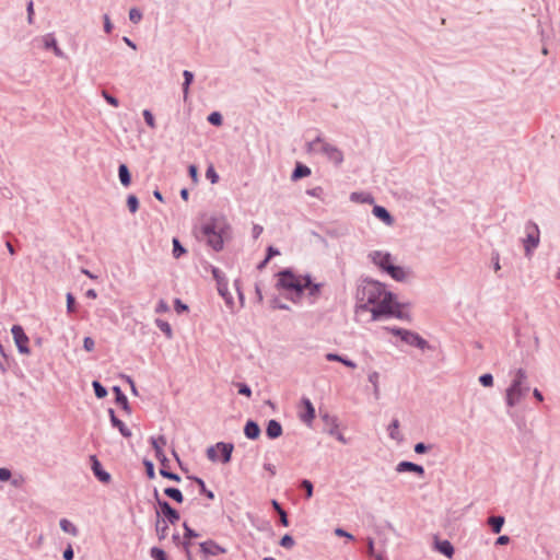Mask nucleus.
Returning a JSON list of instances; mask_svg holds the SVG:
<instances>
[{"mask_svg": "<svg viewBox=\"0 0 560 560\" xmlns=\"http://www.w3.org/2000/svg\"><path fill=\"white\" fill-rule=\"evenodd\" d=\"M230 224L225 218H212L201 228L202 236L206 238L207 244L219 252L223 248L224 237L230 231Z\"/></svg>", "mask_w": 560, "mask_h": 560, "instance_id": "f257e3e1", "label": "nucleus"}, {"mask_svg": "<svg viewBox=\"0 0 560 560\" xmlns=\"http://www.w3.org/2000/svg\"><path fill=\"white\" fill-rule=\"evenodd\" d=\"M389 293L385 285L372 279H364L357 290V299L362 303L359 308L368 311V305H378L385 295Z\"/></svg>", "mask_w": 560, "mask_h": 560, "instance_id": "f03ea898", "label": "nucleus"}, {"mask_svg": "<svg viewBox=\"0 0 560 560\" xmlns=\"http://www.w3.org/2000/svg\"><path fill=\"white\" fill-rule=\"evenodd\" d=\"M370 311L373 319H378L382 316H394L399 319L410 320L409 314L401 310V304L395 300V295L393 293H387L385 299Z\"/></svg>", "mask_w": 560, "mask_h": 560, "instance_id": "7ed1b4c3", "label": "nucleus"}, {"mask_svg": "<svg viewBox=\"0 0 560 560\" xmlns=\"http://www.w3.org/2000/svg\"><path fill=\"white\" fill-rule=\"evenodd\" d=\"M307 152L324 154L330 162L339 166L343 162V153L336 145L326 142L320 137L307 143Z\"/></svg>", "mask_w": 560, "mask_h": 560, "instance_id": "20e7f679", "label": "nucleus"}, {"mask_svg": "<svg viewBox=\"0 0 560 560\" xmlns=\"http://www.w3.org/2000/svg\"><path fill=\"white\" fill-rule=\"evenodd\" d=\"M278 285L284 290L293 291L301 296L306 287L311 285V277L306 276L303 279L295 277L289 269H284L278 273Z\"/></svg>", "mask_w": 560, "mask_h": 560, "instance_id": "39448f33", "label": "nucleus"}, {"mask_svg": "<svg viewBox=\"0 0 560 560\" xmlns=\"http://www.w3.org/2000/svg\"><path fill=\"white\" fill-rule=\"evenodd\" d=\"M151 445L155 451V457L161 463L162 468L160 469L161 476L164 478L171 479L173 481H180V477L177 474L166 470V467L170 460L166 458L163 447L166 445V438L164 435H159L158 438L150 439Z\"/></svg>", "mask_w": 560, "mask_h": 560, "instance_id": "423d86ee", "label": "nucleus"}, {"mask_svg": "<svg viewBox=\"0 0 560 560\" xmlns=\"http://www.w3.org/2000/svg\"><path fill=\"white\" fill-rule=\"evenodd\" d=\"M390 332L395 336L400 337V339L407 345L413 346L421 350L430 349V345L428 343V341L415 331L404 328H392Z\"/></svg>", "mask_w": 560, "mask_h": 560, "instance_id": "0eeeda50", "label": "nucleus"}, {"mask_svg": "<svg viewBox=\"0 0 560 560\" xmlns=\"http://www.w3.org/2000/svg\"><path fill=\"white\" fill-rule=\"evenodd\" d=\"M526 237L523 240L526 257L539 245V229L536 223L529 221L525 225Z\"/></svg>", "mask_w": 560, "mask_h": 560, "instance_id": "6e6552de", "label": "nucleus"}, {"mask_svg": "<svg viewBox=\"0 0 560 560\" xmlns=\"http://www.w3.org/2000/svg\"><path fill=\"white\" fill-rule=\"evenodd\" d=\"M15 345L21 353L30 354V348L27 347L28 337L24 332L20 325H14L11 329Z\"/></svg>", "mask_w": 560, "mask_h": 560, "instance_id": "1a4fd4ad", "label": "nucleus"}, {"mask_svg": "<svg viewBox=\"0 0 560 560\" xmlns=\"http://www.w3.org/2000/svg\"><path fill=\"white\" fill-rule=\"evenodd\" d=\"M523 398V386L517 385V382H512L505 393V400L509 407L516 406Z\"/></svg>", "mask_w": 560, "mask_h": 560, "instance_id": "9d476101", "label": "nucleus"}, {"mask_svg": "<svg viewBox=\"0 0 560 560\" xmlns=\"http://www.w3.org/2000/svg\"><path fill=\"white\" fill-rule=\"evenodd\" d=\"M369 258L383 271H387V268L392 266V255L389 253L374 250L369 254Z\"/></svg>", "mask_w": 560, "mask_h": 560, "instance_id": "9b49d317", "label": "nucleus"}, {"mask_svg": "<svg viewBox=\"0 0 560 560\" xmlns=\"http://www.w3.org/2000/svg\"><path fill=\"white\" fill-rule=\"evenodd\" d=\"M159 508H160V515L163 514V516L170 522L171 524H176L180 515L179 513L171 506V504L165 500H159Z\"/></svg>", "mask_w": 560, "mask_h": 560, "instance_id": "f8f14e48", "label": "nucleus"}, {"mask_svg": "<svg viewBox=\"0 0 560 560\" xmlns=\"http://www.w3.org/2000/svg\"><path fill=\"white\" fill-rule=\"evenodd\" d=\"M200 550L206 556H217L226 552V549L224 547L218 545L212 539L200 542Z\"/></svg>", "mask_w": 560, "mask_h": 560, "instance_id": "ddd939ff", "label": "nucleus"}, {"mask_svg": "<svg viewBox=\"0 0 560 560\" xmlns=\"http://www.w3.org/2000/svg\"><path fill=\"white\" fill-rule=\"evenodd\" d=\"M37 46L42 47L44 49H47V50L52 49L54 54L57 57H61V58L65 57V54L58 47L55 37H40V39L37 42Z\"/></svg>", "mask_w": 560, "mask_h": 560, "instance_id": "4468645a", "label": "nucleus"}, {"mask_svg": "<svg viewBox=\"0 0 560 560\" xmlns=\"http://www.w3.org/2000/svg\"><path fill=\"white\" fill-rule=\"evenodd\" d=\"M434 548L448 559H452L455 553L454 547L448 540H440L436 536L434 537Z\"/></svg>", "mask_w": 560, "mask_h": 560, "instance_id": "2eb2a0df", "label": "nucleus"}, {"mask_svg": "<svg viewBox=\"0 0 560 560\" xmlns=\"http://www.w3.org/2000/svg\"><path fill=\"white\" fill-rule=\"evenodd\" d=\"M91 462H92V470H93L95 477L102 482H108L110 480V475H109V472L105 471L102 468V465L95 455L91 456Z\"/></svg>", "mask_w": 560, "mask_h": 560, "instance_id": "dca6fc26", "label": "nucleus"}, {"mask_svg": "<svg viewBox=\"0 0 560 560\" xmlns=\"http://www.w3.org/2000/svg\"><path fill=\"white\" fill-rule=\"evenodd\" d=\"M396 471L397 472L410 471V472H416L419 476H423L424 475V469H423L422 466H420L418 464H415V463H411V462H407V460L400 462L396 466Z\"/></svg>", "mask_w": 560, "mask_h": 560, "instance_id": "f3484780", "label": "nucleus"}, {"mask_svg": "<svg viewBox=\"0 0 560 560\" xmlns=\"http://www.w3.org/2000/svg\"><path fill=\"white\" fill-rule=\"evenodd\" d=\"M108 415L110 418L112 425L114 428H117L124 438H130L132 434L131 431L120 419L116 417L114 409H108Z\"/></svg>", "mask_w": 560, "mask_h": 560, "instance_id": "a211bd4d", "label": "nucleus"}, {"mask_svg": "<svg viewBox=\"0 0 560 560\" xmlns=\"http://www.w3.org/2000/svg\"><path fill=\"white\" fill-rule=\"evenodd\" d=\"M302 402L305 407V411L300 415V419L304 423L310 424L315 418V408L312 405L311 400L307 398H303Z\"/></svg>", "mask_w": 560, "mask_h": 560, "instance_id": "6ab92c4d", "label": "nucleus"}, {"mask_svg": "<svg viewBox=\"0 0 560 560\" xmlns=\"http://www.w3.org/2000/svg\"><path fill=\"white\" fill-rule=\"evenodd\" d=\"M373 214L382 220L386 225L394 224V218L388 212V210L382 206H374L372 210Z\"/></svg>", "mask_w": 560, "mask_h": 560, "instance_id": "aec40b11", "label": "nucleus"}, {"mask_svg": "<svg viewBox=\"0 0 560 560\" xmlns=\"http://www.w3.org/2000/svg\"><path fill=\"white\" fill-rule=\"evenodd\" d=\"M266 434L269 439L275 440L282 434V427L279 421L271 419L268 421Z\"/></svg>", "mask_w": 560, "mask_h": 560, "instance_id": "412c9836", "label": "nucleus"}, {"mask_svg": "<svg viewBox=\"0 0 560 560\" xmlns=\"http://www.w3.org/2000/svg\"><path fill=\"white\" fill-rule=\"evenodd\" d=\"M113 392L115 394L116 402L129 415L131 413V408L129 406L128 399L126 395L122 393L119 386H114Z\"/></svg>", "mask_w": 560, "mask_h": 560, "instance_id": "4be33fe9", "label": "nucleus"}, {"mask_svg": "<svg viewBox=\"0 0 560 560\" xmlns=\"http://www.w3.org/2000/svg\"><path fill=\"white\" fill-rule=\"evenodd\" d=\"M244 433H245L246 438H248L250 440H256L260 435V428L257 424V422H255L253 420H248L245 424Z\"/></svg>", "mask_w": 560, "mask_h": 560, "instance_id": "5701e85b", "label": "nucleus"}, {"mask_svg": "<svg viewBox=\"0 0 560 560\" xmlns=\"http://www.w3.org/2000/svg\"><path fill=\"white\" fill-rule=\"evenodd\" d=\"M215 447L221 452L222 462L224 464L231 460V455L234 450V445L232 443L219 442L215 444Z\"/></svg>", "mask_w": 560, "mask_h": 560, "instance_id": "b1692460", "label": "nucleus"}, {"mask_svg": "<svg viewBox=\"0 0 560 560\" xmlns=\"http://www.w3.org/2000/svg\"><path fill=\"white\" fill-rule=\"evenodd\" d=\"M386 272L396 281H405L408 276L407 271L402 267L395 266L393 264L387 268Z\"/></svg>", "mask_w": 560, "mask_h": 560, "instance_id": "393cba45", "label": "nucleus"}, {"mask_svg": "<svg viewBox=\"0 0 560 560\" xmlns=\"http://www.w3.org/2000/svg\"><path fill=\"white\" fill-rule=\"evenodd\" d=\"M168 526L164 520L160 518V512H156L155 532L160 540L167 536Z\"/></svg>", "mask_w": 560, "mask_h": 560, "instance_id": "a878e982", "label": "nucleus"}, {"mask_svg": "<svg viewBox=\"0 0 560 560\" xmlns=\"http://www.w3.org/2000/svg\"><path fill=\"white\" fill-rule=\"evenodd\" d=\"M118 176L122 186L128 187L131 183V175L126 164H120L118 167Z\"/></svg>", "mask_w": 560, "mask_h": 560, "instance_id": "bb28decb", "label": "nucleus"}, {"mask_svg": "<svg viewBox=\"0 0 560 560\" xmlns=\"http://www.w3.org/2000/svg\"><path fill=\"white\" fill-rule=\"evenodd\" d=\"M311 174V168L303 164H298L291 175L292 180H298L300 178L306 177Z\"/></svg>", "mask_w": 560, "mask_h": 560, "instance_id": "cd10ccee", "label": "nucleus"}, {"mask_svg": "<svg viewBox=\"0 0 560 560\" xmlns=\"http://www.w3.org/2000/svg\"><path fill=\"white\" fill-rule=\"evenodd\" d=\"M388 434L390 439L400 442L402 441V435L399 432V421L398 419H394L390 424L388 425Z\"/></svg>", "mask_w": 560, "mask_h": 560, "instance_id": "c85d7f7f", "label": "nucleus"}, {"mask_svg": "<svg viewBox=\"0 0 560 560\" xmlns=\"http://www.w3.org/2000/svg\"><path fill=\"white\" fill-rule=\"evenodd\" d=\"M488 524L491 526L493 533L499 534L504 525V517L491 516L488 518Z\"/></svg>", "mask_w": 560, "mask_h": 560, "instance_id": "c756f323", "label": "nucleus"}, {"mask_svg": "<svg viewBox=\"0 0 560 560\" xmlns=\"http://www.w3.org/2000/svg\"><path fill=\"white\" fill-rule=\"evenodd\" d=\"M164 493L166 497L171 498L172 500L176 501L177 503H182L184 501L183 493L177 488H165Z\"/></svg>", "mask_w": 560, "mask_h": 560, "instance_id": "7c9ffc66", "label": "nucleus"}, {"mask_svg": "<svg viewBox=\"0 0 560 560\" xmlns=\"http://www.w3.org/2000/svg\"><path fill=\"white\" fill-rule=\"evenodd\" d=\"M59 524H60V528L65 533L70 534L72 536H77L79 534L78 528L70 521H68L67 518L60 520Z\"/></svg>", "mask_w": 560, "mask_h": 560, "instance_id": "2f4dec72", "label": "nucleus"}, {"mask_svg": "<svg viewBox=\"0 0 560 560\" xmlns=\"http://www.w3.org/2000/svg\"><path fill=\"white\" fill-rule=\"evenodd\" d=\"M369 382L373 385V395L376 399L380 398V386H378V378L380 374L378 372L374 371L369 374Z\"/></svg>", "mask_w": 560, "mask_h": 560, "instance_id": "473e14b6", "label": "nucleus"}, {"mask_svg": "<svg viewBox=\"0 0 560 560\" xmlns=\"http://www.w3.org/2000/svg\"><path fill=\"white\" fill-rule=\"evenodd\" d=\"M192 479L200 488V493L205 494L208 499L213 500L214 493L206 488L205 481L199 477H188Z\"/></svg>", "mask_w": 560, "mask_h": 560, "instance_id": "72a5a7b5", "label": "nucleus"}, {"mask_svg": "<svg viewBox=\"0 0 560 560\" xmlns=\"http://www.w3.org/2000/svg\"><path fill=\"white\" fill-rule=\"evenodd\" d=\"M155 324L165 334L167 339H172L173 338L172 327H171V325L167 322H165V320H163L161 318H156L155 319Z\"/></svg>", "mask_w": 560, "mask_h": 560, "instance_id": "f704fd0d", "label": "nucleus"}, {"mask_svg": "<svg viewBox=\"0 0 560 560\" xmlns=\"http://www.w3.org/2000/svg\"><path fill=\"white\" fill-rule=\"evenodd\" d=\"M331 421H332L334 425L329 430V434L335 436L342 444H347L348 443L347 439L345 438V435L341 432L338 431V423H337L336 418H331Z\"/></svg>", "mask_w": 560, "mask_h": 560, "instance_id": "c9c22d12", "label": "nucleus"}, {"mask_svg": "<svg viewBox=\"0 0 560 560\" xmlns=\"http://www.w3.org/2000/svg\"><path fill=\"white\" fill-rule=\"evenodd\" d=\"M350 199L352 201H357V202H368V203H372L374 201L373 197L369 194H362V192H352L350 195Z\"/></svg>", "mask_w": 560, "mask_h": 560, "instance_id": "e433bc0d", "label": "nucleus"}, {"mask_svg": "<svg viewBox=\"0 0 560 560\" xmlns=\"http://www.w3.org/2000/svg\"><path fill=\"white\" fill-rule=\"evenodd\" d=\"M183 75H184L183 92H184V98L186 100L187 95H188L189 85L194 80V74H192V72L185 70L183 72Z\"/></svg>", "mask_w": 560, "mask_h": 560, "instance_id": "4c0bfd02", "label": "nucleus"}, {"mask_svg": "<svg viewBox=\"0 0 560 560\" xmlns=\"http://www.w3.org/2000/svg\"><path fill=\"white\" fill-rule=\"evenodd\" d=\"M185 253H186V249L184 248V246L180 244L178 238L174 237L173 238V256L175 258H179Z\"/></svg>", "mask_w": 560, "mask_h": 560, "instance_id": "58836bf2", "label": "nucleus"}, {"mask_svg": "<svg viewBox=\"0 0 560 560\" xmlns=\"http://www.w3.org/2000/svg\"><path fill=\"white\" fill-rule=\"evenodd\" d=\"M218 291L225 299L226 303H231L232 296L229 295L228 285L223 280H218Z\"/></svg>", "mask_w": 560, "mask_h": 560, "instance_id": "ea45409f", "label": "nucleus"}, {"mask_svg": "<svg viewBox=\"0 0 560 560\" xmlns=\"http://www.w3.org/2000/svg\"><path fill=\"white\" fill-rule=\"evenodd\" d=\"M92 386L97 398H104L107 395L106 388L98 381H94Z\"/></svg>", "mask_w": 560, "mask_h": 560, "instance_id": "a19ab883", "label": "nucleus"}, {"mask_svg": "<svg viewBox=\"0 0 560 560\" xmlns=\"http://www.w3.org/2000/svg\"><path fill=\"white\" fill-rule=\"evenodd\" d=\"M127 206L131 213H135L139 209V200L135 195H129L127 198Z\"/></svg>", "mask_w": 560, "mask_h": 560, "instance_id": "79ce46f5", "label": "nucleus"}, {"mask_svg": "<svg viewBox=\"0 0 560 560\" xmlns=\"http://www.w3.org/2000/svg\"><path fill=\"white\" fill-rule=\"evenodd\" d=\"M527 373L524 369H518L515 371L514 378L512 382H517V385H522L526 383Z\"/></svg>", "mask_w": 560, "mask_h": 560, "instance_id": "37998d69", "label": "nucleus"}, {"mask_svg": "<svg viewBox=\"0 0 560 560\" xmlns=\"http://www.w3.org/2000/svg\"><path fill=\"white\" fill-rule=\"evenodd\" d=\"M279 545L285 549H291L295 545L293 537L289 534H285L279 541Z\"/></svg>", "mask_w": 560, "mask_h": 560, "instance_id": "c03bdc74", "label": "nucleus"}, {"mask_svg": "<svg viewBox=\"0 0 560 560\" xmlns=\"http://www.w3.org/2000/svg\"><path fill=\"white\" fill-rule=\"evenodd\" d=\"M150 555L154 560H167L166 553L164 552V550H162L161 548H158V547L151 548Z\"/></svg>", "mask_w": 560, "mask_h": 560, "instance_id": "a18cd8bd", "label": "nucleus"}, {"mask_svg": "<svg viewBox=\"0 0 560 560\" xmlns=\"http://www.w3.org/2000/svg\"><path fill=\"white\" fill-rule=\"evenodd\" d=\"M142 115H143V118H144L147 125L150 128L154 129L156 127V125H155V119H154L153 114L149 109H144L142 112Z\"/></svg>", "mask_w": 560, "mask_h": 560, "instance_id": "49530a36", "label": "nucleus"}, {"mask_svg": "<svg viewBox=\"0 0 560 560\" xmlns=\"http://www.w3.org/2000/svg\"><path fill=\"white\" fill-rule=\"evenodd\" d=\"M208 121L214 126H221L222 115L219 112H213L208 116Z\"/></svg>", "mask_w": 560, "mask_h": 560, "instance_id": "de8ad7c7", "label": "nucleus"}, {"mask_svg": "<svg viewBox=\"0 0 560 560\" xmlns=\"http://www.w3.org/2000/svg\"><path fill=\"white\" fill-rule=\"evenodd\" d=\"M143 465L145 467V472H147V476L149 479H153L155 477V471H154V465L151 460L149 459H144L143 460Z\"/></svg>", "mask_w": 560, "mask_h": 560, "instance_id": "09e8293b", "label": "nucleus"}, {"mask_svg": "<svg viewBox=\"0 0 560 560\" xmlns=\"http://www.w3.org/2000/svg\"><path fill=\"white\" fill-rule=\"evenodd\" d=\"M479 382L485 387H490L493 385V376L489 373L482 374L479 377Z\"/></svg>", "mask_w": 560, "mask_h": 560, "instance_id": "8fccbe9b", "label": "nucleus"}, {"mask_svg": "<svg viewBox=\"0 0 560 560\" xmlns=\"http://www.w3.org/2000/svg\"><path fill=\"white\" fill-rule=\"evenodd\" d=\"M301 487L305 490L306 498L310 499L313 495V483L310 480L304 479L301 482Z\"/></svg>", "mask_w": 560, "mask_h": 560, "instance_id": "3c124183", "label": "nucleus"}, {"mask_svg": "<svg viewBox=\"0 0 560 560\" xmlns=\"http://www.w3.org/2000/svg\"><path fill=\"white\" fill-rule=\"evenodd\" d=\"M320 288H322V284L319 283H312L311 282V285L306 287L305 289H308V294L311 296H314V298H317L320 293Z\"/></svg>", "mask_w": 560, "mask_h": 560, "instance_id": "603ef678", "label": "nucleus"}, {"mask_svg": "<svg viewBox=\"0 0 560 560\" xmlns=\"http://www.w3.org/2000/svg\"><path fill=\"white\" fill-rule=\"evenodd\" d=\"M206 176H207V178H209V179H210V182H211L212 184H215V183H218V180H219V175H218V173L215 172V170L213 168V166H209V167H208V170H207V172H206Z\"/></svg>", "mask_w": 560, "mask_h": 560, "instance_id": "864d4df0", "label": "nucleus"}, {"mask_svg": "<svg viewBox=\"0 0 560 560\" xmlns=\"http://www.w3.org/2000/svg\"><path fill=\"white\" fill-rule=\"evenodd\" d=\"M75 300L71 293L67 294V312L73 313L75 311Z\"/></svg>", "mask_w": 560, "mask_h": 560, "instance_id": "5fc2aeb1", "label": "nucleus"}, {"mask_svg": "<svg viewBox=\"0 0 560 560\" xmlns=\"http://www.w3.org/2000/svg\"><path fill=\"white\" fill-rule=\"evenodd\" d=\"M102 95L105 98V101L108 104H110L112 106L117 107L119 105L118 100L116 97H114L113 95L108 94L106 91H103Z\"/></svg>", "mask_w": 560, "mask_h": 560, "instance_id": "6e6d98bb", "label": "nucleus"}, {"mask_svg": "<svg viewBox=\"0 0 560 560\" xmlns=\"http://www.w3.org/2000/svg\"><path fill=\"white\" fill-rule=\"evenodd\" d=\"M183 526L185 529V534H184L185 539H190V538H195V537L199 536V534L196 533L194 529H191L186 523H184Z\"/></svg>", "mask_w": 560, "mask_h": 560, "instance_id": "4d7b16f0", "label": "nucleus"}, {"mask_svg": "<svg viewBox=\"0 0 560 560\" xmlns=\"http://www.w3.org/2000/svg\"><path fill=\"white\" fill-rule=\"evenodd\" d=\"M432 446L431 445H427L422 442H419L415 445V452L417 454H424L425 452H428Z\"/></svg>", "mask_w": 560, "mask_h": 560, "instance_id": "13d9d810", "label": "nucleus"}, {"mask_svg": "<svg viewBox=\"0 0 560 560\" xmlns=\"http://www.w3.org/2000/svg\"><path fill=\"white\" fill-rule=\"evenodd\" d=\"M323 192H324V190L320 186H317V187L306 190L307 195H310L312 197H316V198H322Z\"/></svg>", "mask_w": 560, "mask_h": 560, "instance_id": "bf43d9fd", "label": "nucleus"}, {"mask_svg": "<svg viewBox=\"0 0 560 560\" xmlns=\"http://www.w3.org/2000/svg\"><path fill=\"white\" fill-rule=\"evenodd\" d=\"M94 347H95L94 340L91 337H85L84 340H83V348L88 352H91V351L94 350Z\"/></svg>", "mask_w": 560, "mask_h": 560, "instance_id": "052dcab7", "label": "nucleus"}, {"mask_svg": "<svg viewBox=\"0 0 560 560\" xmlns=\"http://www.w3.org/2000/svg\"><path fill=\"white\" fill-rule=\"evenodd\" d=\"M238 394L249 397L252 395V390L248 385L244 383H238Z\"/></svg>", "mask_w": 560, "mask_h": 560, "instance_id": "680f3d73", "label": "nucleus"}, {"mask_svg": "<svg viewBox=\"0 0 560 560\" xmlns=\"http://www.w3.org/2000/svg\"><path fill=\"white\" fill-rule=\"evenodd\" d=\"M141 13L139 10L137 9H131L129 11V19L133 22V23H138L140 20H141Z\"/></svg>", "mask_w": 560, "mask_h": 560, "instance_id": "e2e57ef3", "label": "nucleus"}, {"mask_svg": "<svg viewBox=\"0 0 560 560\" xmlns=\"http://www.w3.org/2000/svg\"><path fill=\"white\" fill-rule=\"evenodd\" d=\"M168 310H170L168 304L164 300H160L155 307L156 313H165Z\"/></svg>", "mask_w": 560, "mask_h": 560, "instance_id": "0e129e2a", "label": "nucleus"}, {"mask_svg": "<svg viewBox=\"0 0 560 560\" xmlns=\"http://www.w3.org/2000/svg\"><path fill=\"white\" fill-rule=\"evenodd\" d=\"M188 173H189V176L191 177V179L195 183H197L198 182V168H197V166L194 165V164L189 165Z\"/></svg>", "mask_w": 560, "mask_h": 560, "instance_id": "69168bd1", "label": "nucleus"}, {"mask_svg": "<svg viewBox=\"0 0 560 560\" xmlns=\"http://www.w3.org/2000/svg\"><path fill=\"white\" fill-rule=\"evenodd\" d=\"M11 478V471L8 468H0V480L8 481Z\"/></svg>", "mask_w": 560, "mask_h": 560, "instance_id": "338daca9", "label": "nucleus"}, {"mask_svg": "<svg viewBox=\"0 0 560 560\" xmlns=\"http://www.w3.org/2000/svg\"><path fill=\"white\" fill-rule=\"evenodd\" d=\"M63 559L65 560H72L74 557V552L71 546H68L63 551Z\"/></svg>", "mask_w": 560, "mask_h": 560, "instance_id": "774afa93", "label": "nucleus"}]
</instances>
